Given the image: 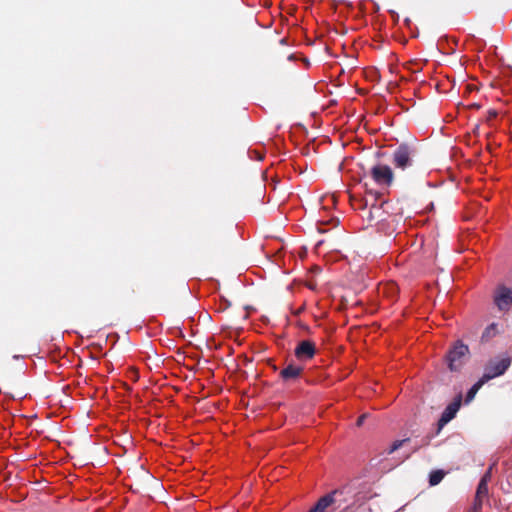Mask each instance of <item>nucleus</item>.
Returning <instances> with one entry per match:
<instances>
[{
  "label": "nucleus",
  "instance_id": "1",
  "mask_svg": "<svg viewBox=\"0 0 512 512\" xmlns=\"http://www.w3.org/2000/svg\"><path fill=\"white\" fill-rule=\"evenodd\" d=\"M468 354L469 347L460 340L456 341L446 356L449 369L451 371L460 370Z\"/></svg>",
  "mask_w": 512,
  "mask_h": 512
},
{
  "label": "nucleus",
  "instance_id": "2",
  "mask_svg": "<svg viewBox=\"0 0 512 512\" xmlns=\"http://www.w3.org/2000/svg\"><path fill=\"white\" fill-rule=\"evenodd\" d=\"M512 359L510 356L491 359L484 368L485 378L489 381L502 376L509 369Z\"/></svg>",
  "mask_w": 512,
  "mask_h": 512
},
{
  "label": "nucleus",
  "instance_id": "3",
  "mask_svg": "<svg viewBox=\"0 0 512 512\" xmlns=\"http://www.w3.org/2000/svg\"><path fill=\"white\" fill-rule=\"evenodd\" d=\"M415 149L408 144L399 145L393 153V164L402 170L412 166Z\"/></svg>",
  "mask_w": 512,
  "mask_h": 512
},
{
  "label": "nucleus",
  "instance_id": "4",
  "mask_svg": "<svg viewBox=\"0 0 512 512\" xmlns=\"http://www.w3.org/2000/svg\"><path fill=\"white\" fill-rule=\"evenodd\" d=\"M333 492L337 493L336 500L333 503L336 509H347L349 506L361 503L366 499L365 496H361L360 494H356L351 497L352 491L350 487H343L342 489L334 490Z\"/></svg>",
  "mask_w": 512,
  "mask_h": 512
},
{
  "label": "nucleus",
  "instance_id": "5",
  "mask_svg": "<svg viewBox=\"0 0 512 512\" xmlns=\"http://www.w3.org/2000/svg\"><path fill=\"white\" fill-rule=\"evenodd\" d=\"M494 303L500 311H508L512 305V289L499 286L494 293Z\"/></svg>",
  "mask_w": 512,
  "mask_h": 512
},
{
  "label": "nucleus",
  "instance_id": "6",
  "mask_svg": "<svg viewBox=\"0 0 512 512\" xmlns=\"http://www.w3.org/2000/svg\"><path fill=\"white\" fill-rule=\"evenodd\" d=\"M371 176L373 180L382 186H388L393 180V172L387 165H375L371 169Z\"/></svg>",
  "mask_w": 512,
  "mask_h": 512
},
{
  "label": "nucleus",
  "instance_id": "7",
  "mask_svg": "<svg viewBox=\"0 0 512 512\" xmlns=\"http://www.w3.org/2000/svg\"><path fill=\"white\" fill-rule=\"evenodd\" d=\"M462 396L459 394L455 399L444 409L438 421V430H441L448 424L457 414L461 406Z\"/></svg>",
  "mask_w": 512,
  "mask_h": 512
},
{
  "label": "nucleus",
  "instance_id": "8",
  "mask_svg": "<svg viewBox=\"0 0 512 512\" xmlns=\"http://www.w3.org/2000/svg\"><path fill=\"white\" fill-rule=\"evenodd\" d=\"M369 225H376L387 220L388 212L383 208V204L372 205L363 216Z\"/></svg>",
  "mask_w": 512,
  "mask_h": 512
},
{
  "label": "nucleus",
  "instance_id": "9",
  "mask_svg": "<svg viewBox=\"0 0 512 512\" xmlns=\"http://www.w3.org/2000/svg\"><path fill=\"white\" fill-rule=\"evenodd\" d=\"M315 355V346L309 340H303L299 342L297 347L295 348V356L299 360H308L313 358Z\"/></svg>",
  "mask_w": 512,
  "mask_h": 512
},
{
  "label": "nucleus",
  "instance_id": "10",
  "mask_svg": "<svg viewBox=\"0 0 512 512\" xmlns=\"http://www.w3.org/2000/svg\"><path fill=\"white\" fill-rule=\"evenodd\" d=\"M336 492H330L321 497L317 503L308 512H325V510L333 505L336 500Z\"/></svg>",
  "mask_w": 512,
  "mask_h": 512
},
{
  "label": "nucleus",
  "instance_id": "11",
  "mask_svg": "<svg viewBox=\"0 0 512 512\" xmlns=\"http://www.w3.org/2000/svg\"><path fill=\"white\" fill-rule=\"evenodd\" d=\"M301 372L302 367L290 364L280 372V376L283 380L288 381L299 377Z\"/></svg>",
  "mask_w": 512,
  "mask_h": 512
},
{
  "label": "nucleus",
  "instance_id": "12",
  "mask_svg": "<svg viewBox=\"0 0 512 512\" xmlns=\"http://www.w3.org/2000/svg\"><path fill=\"white\" fill-rule=\"evenodd\" d=\"M488 496V484L485 481H480L476 491L475 508L480 509L482 506V499Z\"/></svg>",
  "mask_w": 512,
  "mask_h": 512
},
{
  "label": "nucleus",
  "instance_id": "13",
  "mask_svg": "<svg viewBox=\"0 0 512 512\" xmlns=\"http://www.w3.org/2000/svg\"><path fill=\"white\" fill-rule=\"evenodd\" d=\"M445 476V472L443 470H433L429 474V484L430 486L438 485Z\"/></svg>",
  "mask_w": 512,
  "mask_h": 512
},
{
  "label": "nucleus",
  "instance_id": "14",
  "mask_svg": "<svg viewBox=\"0 0 512 512\" xmlns=\"http://www.w3.org/2000/svg\"><path fill=\"white\" fill-rule=\"evenodd\" d=\"M410 439L409 438H405V439H402V440H396L392 443V445L390 446V448L387 450V454L388 455H391L392 453H394L395 451H397L399 448H401L406 442H408Z\"/></svg>",
  "mask_w": 512,
  "mask_h": 512
},
{
  "label": "nucleus",
  "instance_id": "15",
  "mask_svg": "<svg viewBox=\"0 0 512 512\" xmlns=\"http://www.w3.org/2000/svg\"><path fill=\"white\" fill-rule=\"evenodd\" d=\"M489 380L485 378V375H482L477 382H475L471 388H473L475 391H479L480 388L487 383Z\"/></svg>",
  "mask_w": 512,
  "mask_h": 512
},
{
  "label": "nucleus",
  "instance_id": "16",
  "mask_svg": "<svg viewBox=\"0 0 512 512\" xmlns=\"http://www.w3.org/2000/svg\"><path fill=\"white\" fill-rule=\"evenodd\" d=\"M476 394L477 391H475L473 388H470L466 394L465 403H470L475 398Z\"/></svg>",
  "mask_w": 512,
  "mask_h": 512
},
{
  "label": "nucleus",
  "instance_id": "17",
  "mask_svg": "<svg viewBox=\"0 0 512 512\" xmlns=\"http://www.w3.org/2000/svg\"><path fill=\"white\" fill-rule=\"evenodd\" d=\"M498 115V112L494 109H491L487 112V115H486V121L487 122H490L492 119L496 118Z\"/></svg>",
  "mask_w": 512,
  "mask_h": 512
},
{
  "label": "nucleus",
  "instance_id": "18",
  "mask_svg": "<svg viewBox=\"0 0 512 512\" xmlns=\"http://www.w3.org/2000/svg\"><path fill=\"white\" fill-rule=\"evenodd\" d=\"M496 329V325L495 324H491L490 326H488L485 331L483 332V338L484 337H489L491 335V331L492 330H495Z\"/></svg>",
  "mask_w": 512,
  "mask_h": 512
},
{
  "label": "nucleus",
  "instance_id": "19",
  "mask_svg": "<svg viewBox=\"0 0 512 512\" xmlns=\"http://www.w3.org/2000/svg\"><path fill=\"white\" fill-rule=\"evenodd\" d=\"M491 470H492V467H490L488 469V471L482 476L481 480L480 481H485V483L488 484V482L490 481L491 479Z\"/></svg>",
  "mask_w": 512,
  "mask_h": 512
},
{
  "label": "nucleus",
  "instance_id": "20",
  "mask_svg": "<svg viewBox=\"0 0 512 512\" xmlns=\"http://www.w3.org/2000/svg\"><path fill=\"white\" fill-rule=\"evenodd\" d=\"M367 417H368V414H363V415H361V416L358 418V420H357V422H356V425H357L358 427L362 426V425H363V423H364V421H365V419H366Z\"/></svg>",
  "mask_w": 512,
  "mask_h": 512
},
{
  "label": "nucleus",
  "instance_id": "21",
  "mask_svg": "<svg viewBox=\"0 0 512 512\" xmlns=\"http://www.w3.org/2000/svg\"><path fill=\"white\" fill-rule=\"evenodd\" d=\"M20 357H21L20 355H14L13 359L18 360V359H20Z\"/></svg>",
  "mask_w": 512,
  "mask_h": 512
}]
</instances>
